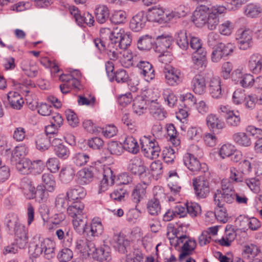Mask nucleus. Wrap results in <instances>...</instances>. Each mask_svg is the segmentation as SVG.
I'll return each mask as SVG.
<instances>
[{
    "label": "nucleus",
    "mask_w": 262,
    "mask_h": 262,
    "mask_svg": "<svg viewBox=\"0 0 262 262\" xmlns=\"http://www.w3.org/2000/svg\"><path fill=\"white\" fill-rule=\"evenodd\" d=\"M95 14L97 21L99 24H103L109 17L110 11L106 6L99 5L95 8Z\"/></svg>",
    "instance_id": "f704fd0d"
},
{
    "label": "nucleus",
    "mask_w": 262,
    "mask_h": 262,
    "mask_svg": "<svg viewBox=\"0 0 262 262\" xmlns=\"http://www.w3.org/2000/svg\"><path fill=\"white\" fill-rule=\"evenodd\" d=\"M46 166L51 172L55 173L60 168L59 161L56 158H49L46 162Z\"/></svg>",
    "instance_id": "774afa93"
},
{
    "label": "nucleus",
    "mask_w": 262,
    "mask_h": 262,
    "mask_svg": "<svg viewBox=\"0 0 262 262\" xmlns=\"http://www.w3.org/2000/svg\"><path fill=\"white\" fill-rule=\"evenodd\" d=\"M95 244L86 238L78 239L75 243V249L83 254L91 255L94 250Z\"/></svg>",
    "instance_id": "6ab92c4d"
},
{
    "label": "nucleus",
    "mask_w": 262,
    "mask_h": 262,
    "mask_svg": "<svg viewBox=\"0 0 262 262\" xmlns=\"http://www.w3.org/2000/svg\"><path fill=\"white\" fill-rule=\"evenodd\" d=\"M123 149L129 152L136 154L139 151V146L137 140L132 136H127L123 142Z\"/></svg>",
    "instance_id": "a19ab883"
},
{
    "label": "nucleus",
    "mask_w": 262,
    "mask_h": 262,
    "mask_svg": "<svg viewBox=\"0 0 262 262\" xmlns=\"http://www.w3.org/2000/svg\"><path fill=\"white\" fill-rule=\"evenodd\" d=\"M67 120L69 124L73 127H75L79 124V119L77 115L71 110H67L65 111Z\"/></svg>",
    "instance_id": "0e129e2a"
},
{
    "label": "nucleus",
    "mask_w": 262,
    "mask_h": 262,
    "mask_svg": "<svg viewBox=\"0 0 262 262\" xmlns=\"http://www.w3.org/2000/svg\"><path fill=\"white\" fill-rule=\"evenodd\" d=\"M148 183L143 181L138 183L133 190L132 198L133 201L138 204L146 196V189Z\"/></svg>",
    "instance_id": "aec40b11"
},
{
    "label": "nucleus",
    "mask_w": 262,
    "mask_h": 262,
    "mask_svg": "<svg viewBox=\"0 0 262 262\" xmlns=\"http://www.w3.org/2000/svg\"><path fill=\"white\" fill-rule=\"evenodd\" d=\"M5 223L10 233L15 235L16 244L19 247L25 248L28 242V237L25 227L19 223L17 215L14 213L8 214Z\"/></svg>",
    "instance_id": "f257e3e1"
},
{
    "label": "nucleus",
    "mask_w": 262,
    "mask_h": 262,
    "mask_svg": "<svg viewBox=\"0 0 262 262\" xmlns=\"http://www.w3.org/2000/svg\"><path fill=\"white\" fill-rule=\"evenodd\" d=\"M214 214L217 221L225 223L228 221V214L225 205H215Z\"/></svg>",
    "instance_id": "a18cd8bd"
},
{
    "label": "nucleus",
    "mask_w": 262,
    "mask_h": 262,
    "mask_svg": "<svg viewBox=\"0 0 262 262\" xmlns=\"http://www.w3.org/2000/svg\"><path fill=\"white\" fill-rule=\"evenodd\" d=\"M191 88L193 92L198 95L204 94L206 90V79L201 74H196L191 81Z\"/></svg>",
    "instance_id": "dca6fc26"
},
{
    "label": "nucleus",
    "mask_w": 262,
    "mask_h": 262,
    "mask_svg": "<svg viewBox=\"0 0 262 262\" xmlns=\"http://www.w3.org/2000/svg\"><path fill=\"white\" fill-rule=\"evenodd\" d=\"M107 149L112 155H120L123 152V147L117 141H112L108 144Z\"/></svg>",
    "instance_id": "680f3d73"
},
{
    "label": "nucleus",
    "mask_w": 262,
    "mask_h": 262,
    "mask_svg": "<svg viewBox=\"0 0 262 262\" xmlns=\"http://www.w3.org/2000/svg\"><path fill=\"white\" fill-rule=\"evenodd\" d=\"M206 51L200 50L198 52H193L192 60L193 63L198 69H204L206 66Z\"/></svg>",
    "instance_id": "2f4dec72"
},
{
    "label": "nucleus",
    "mask_w": 262,
    "mask_h": 262,
    "mask_svg": "<svg viewBox=\"0 0 262 262\" xmlns=\"http://www.w3.org/2000/svg\"><path fill=\"white\" fill-rule=\"evenodd\" d=\"M15 164L17 170L23 174L31 173L32 162L28 159H22L17 162H13Z\"/></svg>",
    "instance_id": "79ce46f5"
},
{
    "label": "nucleus",
    "mask_w": 262,
    "mask_h": 262,
    "mask_svg": "<svg viewBox=\"0 0 262 262\" xmlns=\"http://www.w3.org/2000/svg\"><path fill=\"white\" fill-rule=\"evenodd\" d=\"M235 150V147L231 144H225L221 146L219 155L223 159L230 157Z\"/></svg>",
    "instance_id": "052dcab7"
},
{
    "label": "nucleus",
    "mask_w": 262,
    "mask_h": 262,
    "mask_svg": "<svg viewBox=\"0 0 262 262\" xmlns=\"http://www.w3.org/2000/svg\"><path fill=\"white\" fill-rule=\"evenodd\" d=\"M149 101L143 96H139L134 100L133 108L135 113L138 115L144 114L149 105Z\"/></svg>",
    "instance_id": "a878e982"
},
{
    "label": "nucleus",
    "mask_w": 262,
    "mask_h": 262,
    "mask_svg": "<svg viewBox=\"0 0 262 262\" xmlns=\"http://www.w3.org/2000/svg\"><path fill=\"white\" fill-rule=\"evenodd\" d=\"M27 147L25 145L16 146L12 151L11 161L13 163L22 159L27 153Z\"/></svg>",
    "instance_id": "de8ad7c7"
},
{
    "label": "nucleus",
    "mask_w": 262,
    "mask_h": 262,
    "mask_svg": "<svg viewBox=\"0 0 262 262\" xmlns=\"http://www.w3.org/2000/svg\"><path fill=\"white\" fill-rule=\"evenodd\" d=\"M34 239H38L39 241V243L36 245L34 250V254L36 256L43 253L44 256L48 259L54 257L56 248L55 242L48 238H41L40 234H36Z\"/></svg>",
    "instance_id": "20e7f679"
},
{
    "label": "nucleus",
    "mask_w": 262,
    "mask_h": 262,
    "mask_svg": "<svg viewBox=\"0 0 262 262\" xmlns=\"http://www.w3.org/2000/svg\"><path fill=\"white\" fill-rule=\"evenodd\" d=\"M207 126L212 131L221 130L225 126L224 122L216 115H208L206 119Z\"/></svg>",
    "instance_id": "bb28decb"
},
{
    "label": "nucleus",
    "mask_w": 262,
    "mask_h": 262,
    "mask_svg": "<svg viewBox=\"0 0 262 262\" xmlns=\"http://www.w3.org/2000/svg\"><path fill=\"white\" fill-rule=\"evenodd\" d=\"M210 173L207 171L192 180L194 193L198 198H206L210 193Z\"/></svg>",
    "instance_id": "39448f33"
},
{
    "label": "nucleus",
    "mask_w": 262,
    "mask_h": 262,
    "mask_svg": "<svg viewBox=\"0 0 262 262\" xmlns=\"http://www.w3.org/2000/svg\"><path fill=\"white\" fill-rule=\"evenodd\" d=\"M226 8L221 5H216L211 7V12L205 23L206 26L210 30H214L219 24V15L226 12Z\"/></svg>",
    "instance_id": "1a4fd4ad"
},
{
    "label": "nucleus",
    "mask_w": 262,
    "mask_h": 262,
    "mask_svg": "<svg viewBox=\"0 0 262 262\" xmlns=\"http://www.w3.org/2000/svg\"><path fill=\"white\" fill-rule=\"evenodd\" d=\"M7 99L11 107L15 110H20L24 103L22 97L16 92H10L7 94Z\"/></svg>",
    "instance_id": "473e14b6"
},
{
    "label": "nucleus",
    "mask_w": 262,
    "mask_h": 262,
    "mask_svg": "<svg viewBox=\"0 0 262 262\" xmlns=\"http://www.w3.org/2000/svg\"><path fill=\"white\" fill-rule=\"evenodd\" d=\"M241 122L239 113L238 112H230L226 117V122L228 126L231 127H237L239 125Z\"/></svg>",
    "instance_id": "8fccbe9b"
},
{
    "label": "nucleus",
    "mask_w": 262,
    "mask_h": 262,
    "mask_svg": "<svg viewBox=\"0 0 262 262\" xmlns=\"http://www.w3.org/2000/svg\"><path fill=\"white\" fill-rule=\"evenodd\" d=\"M103 231V227L101 222L93 221L91 225H88L85 234L89 237L98 236L102 233Z\"/></svg>",
    "instance_id": "e433bc0d"
},
{
    "label": "nucleus",
    "mask_w": 262,
    "mask_h": 262,
    "mask_svg": "<svg viewBox=\"0 0 262 262\" xmlns=\"http://www.w3.org/2000/svg\"><path fill=\"white\" fill-rule=\"evenodd\" d=\"M166 83L171 86L180 84L182 82L181 72L180 70L170 66H167L164 69Z\"/></svg>",
    "instance_id": "f8f14e48"
},
{
    "label": "nucleus",
    "mask_w": 262,
    "mask_h": 262,
    "mask_svg": "<svg viewBox=\"0 0 262 262\" xmlns=\"http://www.w3.org/2000/svg\"><path fill=\"white\" fill-rule=\"evenodd\" d=\"M150 114L156 119L163 120L166 118V111L157 102L151 101L149 108Z\"/></svg>",
    "instance_id": "c756f323"
},
{
    "label": "nucleus",
    "mask_w": 262,
    "mask_h": 262,
    "mask_svg": "<svg viewBox=\"0 0 262 262\" xmlns=\"http://www.w3.org/2000/svg\"><path fill=\"white\" fill-rule=\"evenodd\" d=\"M75 173V171L73 168L71 167H66L61 169L59 177L63 182L67 183L73 180Z\"/></svg>",
    "instance_id": "603ef678"
},
{
    "label": "nucleus",
    "mask_w": 262,
    "mask_h": 262,
    "mask_svg": "<svg viewBox=\"0 0 262 262\" xmlns=\"http://www.w3.org/2000/svg\"><path fill=\"white\" fill-rule=\"evenodd\" d=\"M248 68L254 74L262 72V55L259 53L252 54L249 59Z\"/></svg>",
    "instance_id": "4be33fe9"
},
{
    "label": "nucleus",
    "mask_w": 262,
    "mask_h": 262,
    "mask_svg": "<svg viewBox=\"0 0 262 262\" xmlns=\"http://www.w3.org/2000/svg\"><path fill=\"white\" fill-rule=\"evenodd\" d=\"M115 176L113 175L112 170L108 168L104 170L103 178L99 186L98 193H100L107 190L109 186H112L115 183Z\"/></svg>",
    "instance_id": "f3484780"
},
{
    "label": "nucleus",
    "mask_w": 262,
    "mask_h": 262,
    "mask_svg": "<svg viewBox=\"0 0 262 262\" xmlns=\"http://www.w3.org/2000/svg\"><path fill=\"white\" fill-rule=\"evenodd\" d=\"M51 138L43 134L38 135L35 140L37 149L40 151L47 150L50 146Z\"/></svg>",
    "instance_id": "58836bf2"
},
{
    "label": "nucleus",
    "mask_w": 262,
    "mask_h": 262,
    "mask_svg": "<svg viewBox=\"0 0 262 262\" xmlns=\"http://www.w3.org/2000/svg\"><path fill=\"white\" fill-rule=\"evenodd\" d=\"M142 151L144 156L150 159L157 158L161 152L158 142L150 137L144 136L140 140Z\"/></svg>",
    "instance_id": "423d86ee"
},
{
    "label": "nucleus",
    "mask_w": 262,
    "mask_h": 262,
    "mask_svg": "<svg viewBox=\"0 0 262 262\" xmlns=\"http://www.w3.org/2000/svg\"><path fill=\"white\" fill-rule=\"evenodd\" d=\"M112 244L118 252L124 253L126 248L129 246V241L125 236L121 234H116L113 236Z\"/></svg>",
    "instance_id": "5701e85b"
},
{
    "label": "nucleus",
    "mask_w": 262,
    "mask_h": 262,
    "mask_svg": "<svg viewBox=\"0 0 262 262\" xmlns=\"http://www.w3.org/2000/svg\"><path fill=\"white\" fill-rule=\"evenodd\" d=\"M72 223L74 229L78 234L83 235L86 233L88 227L86 215L72 219Z\"/></svg>",
    "instance_id": "cd10ccee"
},
{
    "label": "nucleus",
    "mask_w": 262,
    "mask_h": 262,
    "mask_svg": "<svg viewBox=\"0 0 262 262\" xmlns=\"http://www.w3.org/2000/svg\"><path fill=\"white\" fill-rule=\"evenodd\" d=\"M139 69L140 74L145 80L150 81L155 77V71L152 64L147 61L140 60L136 64Z\"/></svg>",
    "instance_id": "9b49d317"
},
{
    "label": "nucleus",
    "mask_w": 262,
    "mask_h": 262,
    "mask_svg": "<svg viewBox=\"0 0 262 262\" xmlns=\"http://www.w3.org/2000/svg\"><path fill=\"white\" fill-rule=\"evenodd\" d=\"M85 195L83 188L78 186L76 188L71 189L67 191V196L69 199L77 200L83 198Z\"/></svg>",
    "instance_id": "3c124183"
},
{
    "label": "nucleus",
    "mask_w": 262,
    "mask_h": 262,
    "mask_svg": "<svg viewBox=\"0 0 262 262\" xmlns=\"http://www.w3.org/2000/svg\"><path fill=\"white\" fill-rule=\"evenodd\" d=\"M261 13L262 8L257 4L249 3L244 7V14L248 17H259Z\"/></svg>",
    "instance_id": "c9c22d12"
},
{
    "label": "nucleus",
    "mask_w": 262,
    "mask_h": 262,
    "mask_svg": "<svg viewBox=\"0 0 262 262\" xmlns=\"http://www.w3.org/2000/svg\"><path fill=\"white\" fill-rule=\"evenodd\" d=\"M24 190L25 193L28 195L29 199L35 198L36 188H35V185L31 181H26L24 185Z\"/></svg>",
    "instance_id": "69168bd1"
},
{
    "label": "nucleus",
    "mask_w": 262,
    "mask_h": 262,
    "mask_svg": "<svg viewBox=\"0 0 262 262\" xmlns=\"http://www.w3.org/2000/svg\"><path fill=\"white\" fill-rule=\"evenodd\" d=\"M114 78L117 83H123L127 82L129 79V76L126 71L123 69L117 70L114 75Z\"/></svg>",
    "instance_id": "338daca9"
},
{
    "label": "nucleus",
    "mask_w": 262,
    "mask_h": 262,
    "mask_svg": "<svg viewBox=\"0 0 262 262\" xmlns=\"http://www.w3.org/2000/svg\"><path fill=\"white\" fill-rule=\"evenodd\" d=\"M73 257V251L68 248L61 249L57 254V258L60 262L69 261Z\"/></svg>",
    "instance_id": "13d9d810"
},
{
    "label": "nucleus",
    "mask_w": 262,
    "mask_h": 262,
    "mask_svg": "<svg viewBox=\"0 0 262 262\" xmlns=\"http://www.w3.org/2000/svg\"><path fill=\"white\" fill-rule=\"evenodd\" d=\"M237 220L241 222V226H244L246 223L252 230H256L260 227L259 221L255 217L249 219L246 216H240Z\"/></svg>",
    "instance_id": "49530a36"
},
{
    "label": "nucleus",
    "mask_w": 262,
    "mask_h": 262,
    "mask_svg": "<svg viewBox=\"0 0 262 262\" xmlns=\"http://www.w3.org/2000/svg\"><path fill=\"white\" fill-rule=\"evenodd\" d=\"M230 171V179L233 181L235 182H241L245 181L247 177L242 172V171L240 169L239 171H238L235 168L231 167Z\"/></svg>",
    "instance_id": "e2e57ef3"
},
{
    "label": "nucleus",
    "mask_w": 262,
    "mask_h": 262,
    "mask_svg": "<svg viewBox=\"0 0 262 262\" xmlns=\"http://www.w3.org/2000/svg\"><path fill=\"white\" fill-rule=\"evenodd\" d=\"M234 48V45L231 43H219L212 52V61L214 62H219L222 59L230 55L233 52Z\"/></svg>",
    "instance_id": "6e6552de"
},
{
    "label": "nucleus",
    "mask_w": 262,
    "mask_h": 262,
    "mask_svg": "<svg viewBox=\"0 0 262 262\" xmlns=\"http://www.w3.org/2000/svg\"><path fill=\"white\" fill-rule=\"evenodd\" d=\"M68 205V202L65 196L58 195L55 200V208L57 211L61 213L65 211Z\"/></svg>",
    "instance_id": "6e6d98bb"
},
{
    "label": "nucleus",
    "mask_w": 262,
    "mask_h": 262,
    "mask_svg": "<svg viewBox=\"0 0 262 262\" xmlns=\"http://www.w3.org/2000/svg\"><path fill=\"white\" fill-rule=\"evenodd\" d=\"M146 209L148 213L152 216H157L160 213L161 205L160 201L156 196L147 201Z\"/></svg>",
    "instance_id": "72a5a7b5"
},
{
    "label": "nucleus",
    "mask_w": 262,
    "mask_h": 262,
    "mask_svg": "<svg viewBox=\"0 0 262 262\" xmlns=\"http://www.w3.org/2000/svg\"><path fill=\"white\" fill-rule=\"evenodd\" d=\"M96 170V167L92 166L81 169L76 175L77 183L81 185H85L90 183L93 181Z\"/></svg>",
    "instance_id": "ddd939ff"
},
{
    "label": "nucleus",
    "mask_w": 262,
    "mask_h": 262,
    "mask_svg": "<svg viewBox=\"0 0 262 262\" xmlns=\"http://www.w3.org/2000/svg\"><path fill=\"white\" fill-rule=\"evenodd\" d=\"M132 38L128 33L122 35L120 38L109 41L106 49L107 54L111 60H116L119 58L123 49L130 46Z\"/></svg>",
    "instance_id": "7ed1b4c3"
},
{
    "label": "nucleus",
    "mask_w": 262,
    "mask_h": 262,
    "mask_svg": "<svg viewBox=\"0 0 262 262\" xmlns=\"http://www.w3.org/2000/svg\"><path fill=\"white\" fill-rule=\"evenodd\" d=\"M89 159V156L84 152L77 153L73 158V162L78 166H81L86 164Z\"/></svg>",
    "instance_id": "bf43d9fd"
},
{
    "label": "nucleus",
    "mask_w": 262,
    "mask_h": 262,
    "mask_svg": "<svg viewBox=\"0 0 262 262\" xmlns=\"http://www.w3.org/2000/svg\"><path fill=\"white\" fill-rule=\"evenodd\" d=\"M47 188L42 185L38 186L35 192V197L39 202H45L47 201L48 196V192L47 191Z\"/></svg>",
    "instance_id": "4d7b16f0"
},
{
    "label": "nucleus",
    "mask_w": 262,
    "mask_h": 262,
    "mask_svg": "<svg viewBox=\"0 0 262 262\" xmlns=\"http://www.w3.org/2000/svg\"><path fill=\"white\" fill-rule=\"evenodd\" d=\"M232 139L239 145L248 147L251 145V139L248 137L247 133L238 132L232 135Z\"/></svg>",
    "instance_id": "ea45409f"
},
{
    "label": "nucleus",
    "mask_w": 262,
    "mask_h": 262,
    "mask_svg": "<svg viewBox=\"0 0 262 262\" xmlns=\"http://www.w3.org/2000/svg\"><path fill=\"white\" fill-rule=\"evenodd\" d=\"M91 255L94 259L101 262L109 261L112 259L111 249L105 244L98 248H96L95 246Z\"/></svg>",
    "instance_id": "2eb2a0df"
},
{
    "label": "nucleus",
    "mask_w": 262,
    "mask_h": 262,
    "mask_svg": "<svg viewBox=\"0 0 262 262\" xmlns=\"http://www.w3.org/2000/svg\"><path fill=\"white\" fill-rule=\"evenodd\" d=\"M126 33L123 28L119 27L114 28L112 31L107 28H102L100 30L101 37L103 39L106 37V35H108L110 41L120 38L122 35Z\"/></svg>",
    "instance_id": "393cba45"
},
{
    "label": "nucleus",
    "mask_w": 262,
    "mask_h": 262,
    "mask_svg": "<svg viewBox=\"0 0 262 262\" xmlns=\"http://www.w3.org/2000/svg\"><path fill=\"white\" fill-rule=\"evenodd\" d=\"M176 40L178 45L183 50H186L189 46V40L186 30H182L177 33Z\"/></svg>",
    "instance_id": "c03bdc74"
},
{
    "label": "nucleus",
    "mask_w": 262,
    "mask_h": 262,
    "mask_svg": "<svg viewBox=\"0 0 262 262\" xmlns=\"http://www.w3.org/2000/svg\"><path fill=\"white\" fill-rule=\"evenodd\" d=\"M211 12V8L205 5L196 7L193 14V21L198 27L205 26L206 21Z\"/></svg>",
    "instance_id": "9d476101"
},
{
    "label": "nucleus",
    "mask_w": 262,
    "mask_h": 262,
    "mask_svg": "<svg viewBox=\"0 0 262 262\" xmlns=\"http://www.w3.org/2000/svg\"><path fill=\"white\" fill-rule=\"evenodd\" d=\"M133 59V55L132 53L127 49H123L121 56L118 59L122 66L126 68H128L134 64Z\"/></svg>",
    "instance_id": "09e8293b"
},
{
    "label": "nucleus",
    "mask_w": 262,
    "mask_h": 262,
    "mask_svg": "<svg viewBox=\"0 0 262 262\" xmlns=\"http://www.w3.org/2000/svg\"><path fill=\"white\" fill-rule=\"evenodd\" d=\"M180 244H183L181 248L182 252L179 256V260H182L186 256L192 253L196 247V243L194 239L189 238L186 235H183L176 239V243L174 244V246L176 247Z\"/></svg>",
    "instance_id": "0eeeda50"
},
{
    "label": "nucleus",
    "mask_w": 262,
    "mask_h": 262,
    "mask_svg": "<svg viewBox=\"0 0 262 262\" xmlns=\"http://www.w3.org/2000/svg\"><path fill=\"white\" fill-rule=\"evenodd\" d=\"M235 196L236 193L232 184L227 180H223L221 188L217 189L214 193V204L225 205V203L231 204L235 201Z\"/></svg>",
    "instance_id": "f03ea898"
},
{
    "label": "nucleus",
    "mask_w": 262,
    "mask_h": 262,
    "mask_svg": "<svg viewBox=\"0 0 262 262\" xmlns=\"http://www.w3.org/2000/svg\"><path fill=\"white\" fill-rule=\"evenodd\" d=\"M259 252L260 250L256 245L250 244L243 247L242 255L244 258L250 260L255 258Z\"/></svg>",
    "instance_id": "37998d69"
},
{
    "label": "nucleus",
    "mask_w": 262,
    "mask_h": 262,
    "mask_svg": "<svg viewBox=\"0 0 262 262\" xmlns=\"http://www.w3.org/2000/svg\"><path fill=\"white\" fill-rule=\"evenodd\" d=\"M84 204L80 202H74L67 209L68 215L73 219L79 217V216L86 215L83 212Z\"/></svg>",
    "instance_id": "c85d7f7f"
},
{
    "label": "nucleus",
    "mask_w": 262,
    "mask_h": 262,
    "mask_svg": "<svg viewBox=\"0 0 262 262\" xmlns=\"http://www.w3.org/2000/svg\"><path fill=\"white\" fill-rule=\"evenodd\" d=\"M208 91L211 97L215 99H220L223 96L221 79L219 77L212 78L209 83Z\"/></svg>",
    "instance_id": "412c9836"
},
{
    "label": "nucleus",
    "mask_w": 262,
    "mask_h": 262,
    "mask_svg": "<svg viewBox=\"0 0 262 262\" xmlns=\"http://www.w3.org/2000/svg\"><path fill=\"white\" fill-rule=\"evenodd\" d=\"M127 169L133 174L140 176V178L146 176V167L143 161L138 157H135L130 160Z\"/></svg>",
    "instance_id": "4468645a"
},
{
    "label": "nucleus",
    "mask_w": 262,
    "mask_h": 262,
    "mask_svg": "<svg viewBox=\"0 0 262 262\" xmlns=\"http://www.w3.org/2000/svg\"><path fill=\"white\" fill-rule=\"evenodd\" d=\"M126 19V14L122 10L114 12L110 17V21L114 24H121L125 22Z\"/></svg>",
    "instance_id": "864d4df0"
},
{
    "label": "nucleus",
    "mask_w": 262,
    "mask_h": 262,
    "mask_svg": "<svg viewBox=\"0 0 262 262\" xmlns=\"http://www.w3.org/2000/svg\"><path fill=\"white\" fill-rule=\"evenodd\" d=\"M185 165L192 172H198L201 170V164L198 159L193 155L186 153L183 158Z\"/></svg>",
    "instance_id": "b1692460"
},
{
    "label": "nucleus",
    "mask_w": 262,
    "mask_h": 262,
    "mask_svg": "<svg viewBox=\"0 0 262 262\" xmlns=\"http://www.w3.org/2000/svg\"><path fill=\"white\" fill-rule=\"evenodd\" d=\"M171 37L167 34H162L156 37L155 48L158 50L160 47L162 52L168 48L171 45Z\"/></svg>",
    "instance_id": "4c0bfd02"
},
{
    "label": "nucleus",
    "mask_w": 262,
    "mask_h": 262,
    "mask_svg": "<svg viewBox=\"0 0 262 262\" xmlns=\"http://www.w3.org/2000/svg\"><path fill=\"white\" fill-rule=\"evenodd\" d=\"M245 183L247 186L255 193L260 191V182L259 180L255 178H249L247 177L245 180Z\"/></svg>",
    "instance_id": "5fc2aeb1"
},
{
    "label": "nucleus",
    "mask_w": 262,
    "mask_h": 262,
    "mask_svg": "<svg viewBox=\"0 0 262 262\" xmlns=\"http://www.w3.org/2000/svg\"><path fill=\"white\" fill-rule=\"evenodd\" d=\"M137 47L140 50H149L155 47V38L149 35L142 36L137 41Z\"/></svg>",
    "instance_id": "7c9ffc66"
},
{
    "label": "nucleus",
    "mask_w": 262,
    "mask_h": 262,
    "mask_svg": "<svg viewBox=\"0 0 262 262\" xmlns=\"http://www.w3.org/2000/svg\"><path fill=\"white\" fill-rule=\"evenodd\" d=\"M147 17L143 12H140L134 16L130 21V28L135 32L141 31L145 26Z\"/></svg>",
    "instance_id": "a211bd4d"
}]
</instances>
